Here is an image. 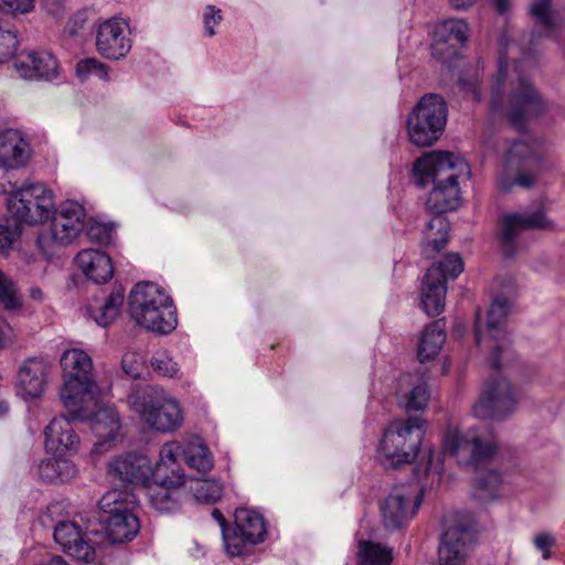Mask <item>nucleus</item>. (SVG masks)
I'll return each mask as SVG.
<instances>
[{"label":"nucleus","mask_w":565,"mask_h":565,"mask_svg":"<svg viewBox=\"0 0 565 565\" xmlns=\"http://www.w3.org/2000/svg\"><path fill=\"white\" fill-rule=\"evenodd\" d=\"M413 172L418 186L434 183L426 202L434 216L426 224L424 249L440 252L448 243L450 230L443 213L459 206V182L460 179L469 177V164L450 152L434 151L417 159Z\"/></svg>","instance_id":"obj_1"},{"label":"nucleus","mask_w":565,"mask_h":565,"mask_svg":"<svg viewBox=\"0 0 565 565\" xmlns=\"http://www.w3.org/2000/svg\"><path fill=\"white\" fill-rule=\"evenodd\" d=\"M514 46L507 32L499 40L498 73L491 83L490 110L501 115L522 130L526 120L539 117L547 108V102L522 71V62L510 60L509 50Z\"/></svg>","instance_id":"obj_2"},{"label":"nucleus","mask_w":565,"mask_h":565,"mask_svg":"<svg viewBox=\"0 0 565 565\" xmlns=\"http://www.w3.org/2000/svg\"><path fill=\"white\" fill-rule=\"evenodd\" d=\"M64 384L61 401L68 412L85 417L98 405L102 388L93 380V361L82 349L66 350L61 356Z\"/></svg>","instance_id":"obj_3"},{"label":"nucleus","mask_w":565,"mask_h":565,"mask_svg":"<svg viewBox=\"0 0 565 565\" xmlns=\"http://www.w3.org/2000/svg\"><path fill=\"white\" fill-rule=\"evenodd\" d=\"M426 434V422L420 416L391 422L377 445L376 456L385 469H398L413 463L419 455Z\"/></svg>","instance_id":"obj_4"},{"label":"nucleus","mask_w":565,"mask_h":565,"mask_svg":"<svg viewBox=\"0 0 565 565\" xmlns=\"http://www.w3.org/2000/svg\"><path fill=\"white\" fill-rule=\"evenodd\" d=\"M129 312L138 326L159 334L172 332L178 324L171 297L154 282L135 285L129 294Z\"/></svg>","instance_id":"obj_5"},{"label":"nucleus","mask_w":565,"mask_h":565,"mask_svg":"<svg viewBox=\"0 0 565 565\" xmlns=\"http://www.w3.org/2000/svg\"><path fill=\"white\" fill-rule=\"evenodd\" d=\"M127 403L145 424L157 431H174L183 422L179 403L154 386H135L127 396Z\"/></svg>","instance_id":"obj_6"},{"label":"nucleus","mask_w":565,"mask_h":565,"mask_svg":"<svg viewBox=\"0 0 565 565\" xmlns=\"http://www.w3.org/2000/svg\"><path fill=\"white\" fill-rule=\"evenodd\" d=\"M498 448L493 429L481 424L466 433L447 429L443 439V452L457 459L461 466L478 468L495 454Z\"/></svg>","instance_id":"obj_7"},{"label":"nucleus","mask_w":565,"mask_h":565,"mask_svg":"<svg viewBox=\"0 0 565 565\" xmlns=\"http://www.w3.org/2000/svg\"><path fill=\"white\" fill-rule=\"evenodd\" d=\"M7 206L15 223L35 225L51 218L55 205L54 193L42 182L24 183L20 188L8 181Z\"/></svg>","instance_id":"obj_8"},{"label":"nucleus","mask_w":565,"mask_h":565,"mask_svg":"<svg viewBox=\"0 0 565 565\" xmlns=\"http://www.w3.org/2000/svg\"><path fill=\"white\" fill-rule=\"evenodd\" d=\"M447 118L445 99L437 94L424 95L406 119L409 141L417 147H430L443 135Z\"/></svg>","instance_id":"obj_9"},{"label":"nucleus","mask_w":565,"mask_h":565,"mask_svg":"<svg viewBox=\"0 0 565 565\" xmlns=\"http://www.w3.org/2000/svg\"><path fill=\"white\" fill-rule=\"evenodd\" d=\"M138 504L137 495L129 491L110 490L98 501L100 511L108 514L105 520V533L113 544L131 541L139 532L140 524L134 513Z\"/></svg>","instance_id":"obj_10"},{"label":"nucleus","mask_w":565,"mask_h":565,"mask_svg":"<svg viewBox=\"0 0 565 565\" xmlns=\"http://www.w3.org/2000/svg\"><path fill=\"white\" fill-rule=\"evenodd\" d=\"M86 211L82 204L68 200L54 209L51 224L38 236V246L44 256L51 257L55 247L67 246L82 232Z\"/></svg>","instance_id":"obj_11"},{"label":"nucleus","mask_w":565,"mask_h":565,"mask_svg":"<svg viewBox=\"0 0 565 565\" xmlns=\"http://www.w3.org/2000/svg\"><path fill=\"white\" fill-rule=\"evenodd\" d=\"M509 310L510 303L508 299L495 298L489 308L484 326L481 322L479 312L476 317V344L480 350H491L489 363L494 370L501 367L500 353L505 351L509 344V338L503 327Z\"/></svg>","instance_id":"obj_12"},{"label":"nucleus","mask_w":565,"mask_h":565,"mask_svg":"<svg viewBox=\"0 0 565 565\" xmlns=\"http://www.w3.org/2000/svg\"><path fill=\"white\" fill-rule=\"evenodd\" d=\"M463 270V262L456 253L445 256L435 263L426 273L422 286V307L424 311L435 317L443 312L447 292V279L457 278Z\"/></svg>","instance_id":"obj_13"},{"label":"nucleus","mask_w":565,"mask_h":565,"mask_svg":"<svg viewBox=\"0 0 565 565\" xmlns=\"http://www.w3.org/2000/svg\"><path fill=\"white\" fill-rule=\"evenodd\" d=\"M542 143L534 138L524 137L512 142L507 151L501 182L508 189L512 185L530 188L534 177L529 173L541 160Z\"/></svg>","instance_id":"obj_14"},{"label":"nucleus","mask_w":565,"mask_h":565,"mask_svg":"<svg viewBox=\"0 0 565 565\" xmlns=\"http://www.w3.org/2000/svg\"><path fill=\"white\" fill-rule=\"evenodd\" d=\"M234 518L235 526L223 532L225 551L232 557L247 554L253 546L263 543L267 536L265 519L258 511L238 508Z\"/></svg>","instance_id":"obj_15"},{"label":"nucleus","mask_w":565,"mask_h":565,"mask_svg":"<svg viewBox=\"0 0 565 565\" xmlns=\"http://www.w3.org/2000/svg\"><path fill=\"white\" fill-rule=\"evenodd\" d=\"M424 498L423 489L402 483L391 489L381 503V515L386 530L396 531L406 526L416 515Z\"/></svg>","instance_id":"obj_16"},{"label":"nucleus","mask_w":565,"mask_h":565,"mask_svg":"<svg viewBox=\"0 0 565 565\" xmlns=\"http://www.w3.org/2000/svg\"><path fill=\"white\" fill-rule=\"evenodd\" d=\"M518 396L505 377L490 380L479 401L473 405V415L483 419L501 420L515 412Z\"/></svg>","instance_id":"obj_17"},{"label":"nucleus","mask_w":565,"mask_h":565,"mask_svg":"<svg viewBox=\"0 0 565 565\" xmlns=\"http://www.w3.org/2000/svg\"><path fill=\"white\" fill-rule=\"evenodd\" d=\"M95 45L97 52L107 60L125 58L132 47L129 19L115 15L102 20L96 26Z\"/></svg>","instance_id":"obj_18"},{"label":"nucleus","mask_w":565,"mask_h":565,"mask_svg":"<svg viewBox=\"0 0 565 565\" xmlns=\"http://www.w3.org/2000/svg\"><path fill=\"white\" fill-rule=\"evenodd\" d=\"M553 221L548 220L543 209L534 213H511L502 216L499 239L505 257H513L518 250L519 235L530 228L552 230Z\"/></svg>","instance_id":"obj_19"},{"label":"nucleus","mask_w":565,"mask_h":565,"mask_svg":"<svg viewBox=\"0 0 565 565\" xmlns=\"http://www.w3.org/2000/svg\"><path fill=\"white\" fill-rule=\"evenodd\" d=\"M31 157L30 142L22 131L13 128L0 130V192L8 191L4 174L24 168Z\"/></svg>","instance_id":"obj_20"},{"label":"nucleus","mask_w":565,"mask_h":565,"mask_svg":"<svg viewBox=\"0 0 565 565\" xmlns=\"http://www.w3.org/2000/svg\"><path fill=\"white\" fill-rule=\"evenodd\" d=\"M476 540V531L471 524L446 521L438 548L439 565H461Z\"/></svg>","instance_id":"obj_21"},{"label":"nucleus","mask_w":565,"mask_h":565,"mask_svg":"<svg viewBox=\"0 0 565 565\" xmlns=\"http://www.w3.org/2000/svg\"><path fill=\"white\" fill-rule=\"evenodd\" d=\"M73 420H88L93 434L98 438L93 446L92 452L102 454L109 449L110 444L117 440L120 430V419L118 413L108 406H103L102 395L98 398V405L92 409L87 416L77 417L70 414Z\"/></svg>","instance_id":"obj_22"},{"label":"nucleus","mask_w":565,"mask_h":565,"mask_svg":"<svg viewBox=\"0 0 565 565\" xmlns=\"http://www.w3.org/2000/svg\"><path fill=\"white\" fill-rule=\"evenodd\" d=\"M108 473L122 482L136 486H146L154 480L151 460L140 454L127 452L114 458L108 463Z\"/></svg>","instance_id":"obj_23"},{"label":"nucleus","mask_w":565,"mask_h":565,"mask_svg":"<svg viewBox=\"0 0 565 565\" xmlns=\"http://www.w3.org/2000/svg\"><path fill=\"white\" fill-rule=\"evenodd\" d=\"M54 540L68 555L84 563L96 559V550L88 534L73 521H62L54 529Z\"/></svg>","instance_id":"obj_24"},{"label":"nucleus","mask_w":565,"mask_h":565,"mask_svg":"<svg viewBox=\"0 0 565 565\" xmlns=\"http://www.w3.org/2000/svg\"><path fill=\"white\" fill-rule=\"evenodd\" d=\"M183 454V440L166 443L160 449L159 461L153 466L154 480L170 484H183L185 482V473L181 466Z\"/></svg>","instance_id":"obj_25"},{"label":"nucleus","mask_w":565,"mask_h":565,"mask_svg":"<svg viewBox=\"0 0 565 565\" xmlns=\"http://www.w3.org/2000/svg\"><path fill=\"white\" fill-rule=\"evenodd\" d=\"M45 448L56 455L75 454L79 447V437L71 422L64 415L54 417L44 429Z\"/></svg>","instance_id":"obj_26"},{"label":"nucleus","mask_w":565,"mask_h":565,"mask_svg":"<svg viewBox=\"0 0 565 565\" xmlns=\"http://www.w3.org/2000/svg\"><path fill=\"white\" fill-rule=\"evenodd\" d=\"M50 372V364L42 358H31L23 362L18 372V393L23 398L42 395Z\"/></svg>","instance_id":"obj_27"},{"label":"nucleus","mask_w":565,"mask_h":565,"mask_svg":"<svg viewBox=\"0 0 565 565\" xmlns=\"http://www.w3.org/2000/svg\"><path fill=\"white\" fill-rule=\"evenodd\" d=\"M75 263L83 275L95 284H105L114 275V266L108 254L95 248L81 250Z\"/></svg>","instance_id":"obj_28"},{"label":"nucleus","mask_w":565,"mask_h":565,"mask_svg":"<svg viewBox=\"0 0 565 565\" xmlns=\"http://www.w3.org/2000/svg\"><path fill=\"white\" fill-rule=\"evenodd\" d=\"M469 25L462 19H447L438 22L433 32V50L435 54H441V45H447L455 54L457 49L463 45L468 39Z\"/></svg>","instance_id":"obj_29"},{"label":"nucleus","mask_w":565,"mask_h":565,"mask_svg":"<svg viewBox=\"0 0 565 565\" xmlns=\"http://www.w3.org/2000/svg\"><path fill=\"white\" fill-rule=\"evenodd\" d=\"M17 73L25 79L51 81L57 76L56 58L47 51H34L28 55V62L14 63Z\"/></svg>","instance_id":"obj_30"},{"label":"nucleus","mask_w":565,"mask_h":565,"mask_svg":"<svg viewBox=\"0 0 565 565\" xmlns=\"http://www.w3.org/2000/svg\"><path fill=\"white\" fill-rule=\"evenodd\" d=\"M425 371L407 374L401 380L398 394L404 396L408 411H420L429 401L430 392Z\"/></svg>","instance_id":"obj_31"},{"label":"nucleus","mask_w":565,"mask_h":565,"mask_svg":"<svg viewBox=\"0 0 565 565\" xmlns=\"http://www.w3.org/2000/svg\"><path fill=\"white\" fill-rule=\"evenodd\" d=\"M529 12L535 19L536 28L542 35L559 41V35L565 25L558 13L552 9L551 0H532Z\"/></svg>","instance_id":"obj_32"},{"label":"nucleus","mask_w":565,"mask_h":565,"mask_svg":"<svg viewBox=\"0 0 565 565\" xmlns=\"http://www.w3.org/2000/svg\"><path fill=\"white\" fill-rule=\"evenodd\" d=\"M183 460L190 468L205 473L214 467V457L200 436L183 439Z\"/></svg>","instance_id":"obj_33"},{"label":"nucleus","mask_w":565,"mask_h":565,"mask_svg":"<svg viewBox=\"0 0 565 565\" xmlns=\"http://www.w3.org/2000/svg\"><path fill=\"white\" fill-rule=\"evenodd\" d=\"M0 306L6 310H17L22 307V299L14 281L0 270ZM11 328L4 321H0V350L6 348L9 341Z\"/></svg>","instance_id":"obj_34"},{"label":"nucleus","mask_w":565,"mask_h":565,"mask_svg":"<svg viewBox=\"0 0 565 565\" xmlns=\"http://www.w3.org/2000/svg\"><path fill=\"white\" fill-rule=\"evenodd\" d=\"M180 486L181 484L163 483V481L160 480H151L145 486L142 491H145L148 502L153 509L169 513L178 508L173 489Z\"/></svg>","instance_id":"obj_35"},{"label":"nucleus","mask_w":565,"mask_h":565,"mask_svg":"<svg viewBox=\"0 0 565 565\" xmlns=\"http://www.w3.org/2000/svg\"><path fill=\"white\" fill-rule=\"evenodd\" d=\"M124 288L116 287L99 306L90 303L87 313L99 327L106 328L117 318L124 303Z\"/></svg>","instance_id":"obj_36"},{"label":"nucleus","mask_w":565,"mask_h":565,"mask_svg":"<svg viewBox=\"0 0 565 565\" xmlns=\"http://www.w3.org/2000/svg\"><path fill=\"white\" fill-rule=\"evenodd\" d=\"M355 565H391L392 550L371 540H358L355 544Z\"/></svg>","instance_id":"obj_37"},{"label":"nucleus","mask_w":565,"mask_h":565,"mask_svg":"<svg viewBox=\"0 0 565 565\" xmlns=\"http://www.w3.org/2000/svg\"><path fill=\"white\" fill-rule=\"evenodd\" d=\"M444 328L445 322L443 320H437L431 322L423 331L417 351L418 359L422 363L434 359L439 353L446 340Z\"/></svg>","instance_id":"obj_38"},{"label":"nucleus","mask_w":565,"mask_h":565,"mask_svg":"<svg viewBox=\"0 0 565 565\" xmlns=\"http://www.w3.org/2000/svg\"><path fill=\"white\" fill-rule=\"evenodd\" d=\"M40 478L50 482H65L77 475L76 466L68 459L54 457L41 461Z\"/></svg>","instance_id":"obj_39"},{"label":"nucleus","mask_w":565,"mask_h":565,"mask_svg":"<svg viewBox=\"0 0 565 565\" xmlns=\"http://www.w3.org/2000/svg\"><path fill=\"white\" fill-rule=\"evenodd\" d=\"M501 475L489 470L477 478L475 495L480 501H490L498 497L501 484Z\"/></svg>","instance_id":"obj_40"},{"label":"nucleus","mask_w":565,"mask_h":565,"mask_svg":"<svg viewBox=\"0 0 565 565\" xmlns=\"http://www.w3.org/2000/svg\"><path fill=\"white\" fill-rule=\"evenodd\" d=\"M19 47L18 31L0 21V63H7L15 57Z\"/></svg>","instance_id":"obj_41"},{"label":"nucleus","mask_w":565,"mask_h":565,"mask_svg":"<svg viewBox=\"0 0 565 565\" xmlns=\"http://www.w3.org/2000/svg\"><path fill=\"white\" fill-rule=\"evenodd\" d=\"M191 489L195 501L202 503H214L223 493V486L215 479L198 480Z\"/></svg>","instance_id":"obj_42"},{"label":"nucleus","mask_w":565,"mask_h":565,"mask_svg":"<svg viewBox=\"0 0 565 565\" xmlns=\"http://www.w3.org/2000/svg\"><path fill=\"white\" fill-rule=\"evenodd\" d=\"M76 75L81 81L95 76L103 81H109V68L95 57L81 60L76 64Z\"/></svg>","instance_id":"obj_43"},{"label":"nucleus","mask_w":565,"mask_h":565,"mask_svg":"<svg viewBox=\"0 0 565 565\" xmlns=\"http://www.w3.org/2000/svg\"><path fill=\"white\" fill-rule=\"evenodd\" d=\"M152 370L163 376L174 377L179 373L178 363L166 351L156 352L150 361Z\"/></svg>","instance_id":"obj_44"},{"label":"nucleus","mask_w":565,"mask_h":565,"mask_svg":"<svg viewBox=\"0 0 565 565\" xmlns=\"http://www.w3.org/2000/svg\"><path fill=\"white\" fill-rule=\"evenodd\" d=\"M222 20L223 14L221 9L212 4L206 6L202 13L203 34L207 38L216 35V26L222 22Z\"/></svg>","instance_id":"obj_45"},{"label":"nucleus","mask_w":565,"mask_h":565,"mask_svg":"<svg viewBox=\"0 0 565 565\" xmlns=\"http://www.w3.org/2000/svg\"><path fill=\"white\" fill-rule=\"evenodd\" d=\"M479 85L480 78L477 72L470 76H461L458 82L460 92L472 102H479L481 98Z\"/></svg>","instance_id":"obj_46"},{"label":"nucleus","mask_w":565,"mask_h":565,"mask_svg":"<svg viewBox=\"0 0 565 565\" xmlns=\"http://www.w3.org/2000/svg\"><path fill=\"white\" fill-rule=\"evenodd\" d=\"M34 0H0V12L18 15L32 11Z\"/></svg>","instance_id":"obj_47"},{"label":"nucleus","mask_w":565,"mask_h":565,"mask_svg":"<svg viewBox=\"0 0 565 565\" xmlns=\"http://www.w3.org/2000/svg\"><path fill=\"white\" fill-rule=\"evenodd\" d=\"M87 22V13L84 10H78L70 17L64 26L63 34L67 38H75L79 35Z\"/></svg>","instance_id":"obj_48"},{"label":"nucleus","mask_w":565,"mask_h":565,"mask_svg":"<svg viewBox=\"0 0 565 565\" xmlns=\"http://www.w3.org/2000/svg\"><path fill=\"white\" fill-rule=\"evenodd\" d=\"M113 230L110 224L94 222L88 227V236L99 244H109L113 239Z\"/></svg>","instance_id":"obj_49"},{"label":"nucleus","mask_w":565,"mask_h":565,"mask_svg":"<svg viewBox=\"0 0 565 565\" xmlns=\"http://www.w3.org/2000/svg\"><path fill=\"white\" fill-rule=\"evenodd\" d=\"M441 471H443V463L440 460V455L436 454L435 450H433V449H429V451H428L427 462L425 463V466L423 468L422 467L415 468V473L418 478H422V476H427L429 473L437 475L438 478H440Z\"/></svg>","instance_id":"obj_50"},{"label":"nucleus","mask_w":565,"mask_h":565,"mask_svg":"<svg viewBox=\"0 0 565 565\" xmlns=\"http://www.w3.org/2000/svg\"><path fill=\"white\" fill-rule=\"evenodd\" d=\"M142 361L141 359L132 352L125 353L121 360V367L125 374L130 377H139L142 371Z\"/></svg>","instance_id":"obj_51"},{"label":"nucleus","mask_w":565,"mask_h":565,"mask_svg":"<svg viewBox=\"0 0 565 565\" xmlns=\"http://www.w3.org/2000/svg\"><path fill=\"white\" fill-rule=\"evenodd\" d=\"M17 237V232L8 220L0 222V253L8 254Z\"/></svg>","instance_id":"obj_52"},{"label":"nucleus","mask_w":565,"mask_h":565,"mask_svg":"<svg viewBox=\"0 0 565 565\" xmlns=\"http://www.w3.org/2000/svg\"><path fill=\"white\" fill-rule=\"evenodd\" d=\"M535 548L542 553L544 559L551 558V547L555 544V537L547 532L539 533L533 539Z\"/></svg>","instance_id":"obj_53"},{"label":"nucleus","mask_w":565,"mask_h":565,"mask_svg":"<svg viewBox=\"0 0 565 565\" xmlns=\"http://www.w3.org/2000/svg\"><path fill=\"white\" fill-rule=\"evenodd\" d=\"M44 6L47 13L55 18H58L64 13L63 0H46Z\"/></svg>","instance_id":"obj_54"},{"label":"nucleus","mask_w":565,"mask_h":565,"mask_svg":"<svg viewBox=\"0 0 565 565\" xmlns=\"http://www.w3.org/2000/svg\"><path fill=\"white\" fill-rule=\"evenodd\" d=\"M477 0H449V3L456 10H467L471 8Z\"/></svg>","instance_id":"obj_55"},{"label":"nucleus","mask_w":565,"mask_h":565,"mask_svg":"<svg viewBox=\"0 0 565 565\" xmlns=\"http://www.w3.org/2000/svg\"><path fill=\"white\" fill-rule=\"evenodd\" d=\"M491 3L500 14H504L511 4V0H491Z\"/></svg>","instance_id":"obj_56"},{"label":"nucleus","mask_w":565,"mask_h":565,"mask_svg":"<svg viewBox=\"0 0 565 565\" xmlns=\"http://www.w3.org/2000/svg\"><path fill=\"white\" fill-rule=\"evenodd\" d=\"M212 516L218 523L222 533L224 532V530H231L230 527L226 526L225 518L218 509H214L212 511Z\"/></svg>","instance_id":"obj_57"},{"label":"nucleus","mask_w":565,"mask_h":565,"mask_svg":"<svg viewBox=\"0 0 565 565\" xmlns=\"http://www.w3.org/2000/svg\"><path fill=\"white\" fill-rule=\"evenodd\" d=\"M30 297L34 300H41L43 298V292L40 288H32L30 291Z\"/></svg>","instance_id":"obj_58"},{"label":"nucleus","mask_w":565,"mask_h":565,"mask_svg":"<svg viewBox=\"0 0 565 565\" xmlns=\"http://www.w3.org/2000/svg\"><path fill=\"white\" fill-rule=\"evenodd\" d=\"M9 405L6 401H0V416H3L8 413Z\"/></svg>","instance_id":"obj_59"},{"label":"nucleus","mask_w":565,"mask_h":565,"mask_svg":"<svg viewBox=\"0 0 565 565\" xmlns=\"http://www.w3.org/2000/svg\"><path fill=\"white\" fill-rule=\"evenodd\" d=\"M521 51H522V55H523V57L525 58V57H526V55H527V53H526L523 49H521Z\"/></svg>","instance_id":"obj_60"}]
</instances>
